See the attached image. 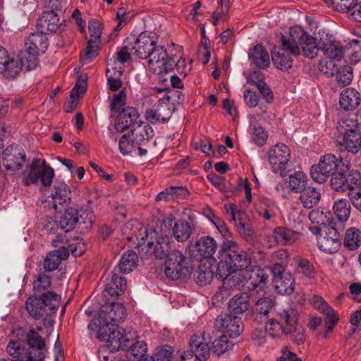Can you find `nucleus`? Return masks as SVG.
<instances>
[{
	"instance_id": "1",
	"label": "nucleus",
	"mask_w": 361,
	"mask_h": 361,
	"mask_svg": "<svg viewBox=\"0 0 361 361\" xmlns=\"http://www.w3.org/2000/svg\"><path fill=\"white\" fill-rule=\"evenodd\" d=\"M220 261L216 269L221 274L228 270L245 271L251 264L250 255L241 249L236 241L223 242L219 247Z\"/></svg>"
},
{
	"instance_id": "2",
	"label": "nucleus",
	"mask_w": 361,
	"mask_h": 361,
	"mask_svg": "<svg viewBox=\"0 0 361 361\" xmlns=\"http://www.w3.org/2000/svg\"><path fill=\"white\" fill-rule=\"evenodd\" d=\"M42 295L33 294L25 303L27 312L35 319H39L44 314H52L60 304V296L54 292H47Z\"/></svg>"
},
{
	"instance_id": "3",
	"label": "nucleus",
	"mask_w": 361,
	"mask_h": 361,
	"mask_svg": "<svg viewBox=\"0 0 361 361\" xmlns=\"http://www.w3.org/2000/svg\"><path fill=\"white\" fill-rule=\"evenodd\" d=\"M13 334L17 339L28 346L29 356L27 361H44L45 341L35 329L18 328L13 331Z\"/></svg>"
},
{
	"instance_id": "4",
	"label": "nucleus",
	"mask_w": 361,
	"mask_h": 361,
	"mask_svg": "<svg viewBox=\"0 0 361 361\" xmlns=\"http://www.w3.org/2000/svg\"><path fill=\"white\" fill-rule=\"evenodd\" d=\"M289 37L292 42L290 47L293 56H298L300 54V46L305 57L313 59L317 55L319 47L316 39L301 27L290 28Z\"/></svg>"
},
{
	"instance_id": "5",
	"label": "nucleus",
	"mask_w": 361,
	"mask_h": 361,
	"mask_svg": "<svg viewBox=\"0 0 361 361\" xmlns=\"http://www.w3.org/2000/svg\"><path fill=\"white\" fill-rule=\"evenodd\" d=\"M98 338L107 343L106 348L114 353L120 349L127 348L130 341L131 334L118 326H100L98 329Z\"/></svg>"
},
{
	"instance_id": "6",
	"label": "nucleus",
	"mask_w": 361,
	"mask_h": 361,
	"mask_svg": "<svg viewBox=\"0 0 361 361\" xmlns=\"http://www.w3.org/2000/svg\"><path fill=\"white\" fill-rule=\"evenodd\" d=\"M247 271H231L221 274L219 269L216 271V277L222 281V286L219 292L215 295L217 300L227 299L231 295V290L240 289L247 281Z\"/></svg>"
},
{
	"instance_id": "7",
	"label": "nucleus",
	"mask_w": 361,
	"mask_h": 361,
	"mask_svg": "<svg viewBox=\"0 0 361 361\" xmlns=\"http://www.w3.org/2000/svg\"><path fill=\"white\" fill-rule=\"evenodd\" d=\"M28 171L23 178V183L26 185H30L39 180L44 186H49L52 183L54 176L53 169L45 164V161H41V159H34L32 163L27 166Z\"/></svg>"
},
{
	"instance_id": "8",
	"label": "nucleus",
	"mask_w": 361,
	"mask_h": 361,
	"mask_svg": "<svg viewBox=\"0 0 361 361\" xmlns=\"http://www.w3.org/2000/svg\"><path fill=\"white\" fill-rule=\"evenodd\" d=\"M279 322L283 323L285 335L290 336V338L298 345L304 343L305 330L298 324V312L293 308H288L278 312Z\"/></svg>"
},
{
	"instance_id": "9",
	"label": "nucleus",
	"mask_w": 361,
	"mask_h": 361,
	"mask_svg": "<svg viewBox=\"0 0 361 361\" xmlns=\"http://www.w3.org/2000/svg\"><path fill=\"white\" fill-rule=\"evenodd\" d=\"M339 163H343L341 158H337L333 154H326L321 157L317 164L313 165L310 169L312 178L319 183H324L327 178L336 173L339 166Z\"/></svg>"
},
{
	"instance_id": "10",
	"label": "nucleus",
	"mask_w": 361,
	"mask_h": 361,
	"mask_svg": "<svg viewBox=\"0 0 361 361\" xmlns=\"http://www.w3.org/2000/svg\"><path fill=\"white\" fill-rule=\"evenodd\" d=\"M189 273L186 257L178 250H173L166 259L164 274L172 281L185 279Z\"/></svg>"
},
{
	"instance_id": "11",
	"label": "nucleus",
	"mask_w": 361,
	"mask_h": 361,
	"mask_svg": "<svg viewBox=\"0 0 361 361\" xmlns=\"http://www.w3.org/2000/svg\"><path fill=\"white\" fill-rule=\"evenodd\" d=\"M148 66L156 74L167 73L175 67V56H169L163 46L157 47L149 55Z\"/></svg>"
},
{
	"instance_id": "12",
	"label": "nucleus",
	"mask_w": 361,
	"mask_h": 361,
	"mask_svg": "<svg viewBox=\"0 0 361 361\" xmlns=\"http://www.w3.org/2000/svg\"><path fill=\"white\" fill-rule=\"evenodd\" d=\"M317 243L319 249L326 253L333 254L339 250L341 238L335 222H330L323 227V235L318 238Z\"/></svg>"
},
{
	"instance_id": "13",
	"label": "nucleus",
	"mask_w": 361,
	"mask_h": 361,
	"mask_svg": "<svg viewBox=\"0 0 361 361\" xmlns=\"http://www.w3.org/2000/svg\"><path fill=\"white\" fill-rule=\"evenodd\" d=\"M225 210L227 214L231 217V220L235 222V227L239 235L246 240L252 239L254 230L247 215L242 211L237 209L233 204H225Z\"/></svg>"
},
{
	"instance_id": "14",
	"label": "nucleus",
	"mask_w": 361,
	"mask_h": 361,
	"mask_svg": "<svg viewBox=\"0 0 361 361\" xmlns=\"http://www.w3.org/2000/svg\"><path fill=\"white\" fill-rule=\"evenodd\" d=\"M273 274V283L276 291L281 295H290L294 290L295 280L292 274L285 271L283 266L275 264L269 267Z\"/></svg>"
},
{
	"instance_id": "15",
	"label": "nucleus",
	"mask_w": 361,
	"mask_h": 361,
	"mask_svg": "<svg viewBox=\"0 0 361 361\" xmlns=\"http://www.w3.org/2000/svg\"><path fill=\"white\" fill-rule=\"evenodd\" d=\"M127 315L126 310L121 303L112 302L103 305L99 317V326H118L117 323L123 321Z\"/></svg>"
},
{
	"instance_id": "16",
	"label": "nucleus",
	"mask_w": 361,
	"mask_h": 361,
	"mask_svg": "<svg viewBox=\"0 0 361 361\" xmlns=\"http://www.w3.org/2000/svg\"><path fill=\"white\" fill-rule=\"evenodd\" d=\"M281 47L280 49L274 48L271 52V59L274 66L281 71H287L293 65L291 59L292 42L289 36L282 35L281 37Z\"/></svg>"
},
{
	"instance_id": "17",
	"label": "nucleus",
	"mask_w": 361,
	"mask_h": 361,
	"mask_svg": "<svg viewBox=\"0 0 361 361\" xmlns=\"http://www.w3.org/2000/svg\"><path fill=\"white\" fill-rule=\"evenodd\" d=\"M290 156V149L283 145H274L269 152V161L272 166V171L279 173L283 177L287 176L286 166Z\"/></svg>"
},
{
	"instance_id": "18",
	"label": "nucleus",
	"mask_w": 361,
	"mask_h": 361,
	"mask_svg": "<svg viewBox=\"0 0 361 361\" xmlns=\"http://www.w3.org/2000/svg\"><path fill=\"white\" fill-rule=\"evenodd\" d=\"M214 327L230 338L238 336L243 331L241 319L231 314L218 316L214 322Z\"/></svg>"
},
{
	"instance_id": "19",
	"label": "nucleus",
	"mask_w": 361,
	"mask_h": 361,
	"mask_svg": "<svg viewBox=\"0 0 361 361\" xmlns=\"http://www.w3.org/2000/svg\"><path fill=\"white\" fill-rule=\"evenodd\" d=\"M26 154L22 147L17 145L8 146L3 152V165L7 171H16L23 168Z\"/></svg>"
},
{
	"instance_id": "20",
	"label": "nucleus",
	"mask_w": 361,
	"mask_h": 361,
	"mask_svg": "<svg viewBox=\"0 0 361 361\" xmlns=\"http://www.w3.org/2000/svg\"><path fill=\"white\" fill-rule=\"evenodd\" d=\"M174 111L175 107L164 101V97H162L158 99L156 106L146 110L145 117L152 124H156L159 122L166 123L169 121Z\"/></svg>"
},
{
	"instance_id": "21",
	"label": "nucleus",
	"mask_w": 361,
	"mask_h": 361,
	"mask_svg": "<svg viewBox=\"0 0 361 361\" xmlns=\"http://www.w3.org/2000/svg\"><path fill=\"white\" fill-rule=\"evenodd\" d=\"M348 165V163L345 165L346 172L341 168L340 171L331 176L330 185L334 191L342 192L348 191L353 185V180L351 179L354 178L353 177L355 178L360 176V173L357 170H349Z\"/></svg>"
},
{
	"instance_id": "22",
	"label": "nucleus",
	"mask_w": 361,
	"mask_h": 361,
	"mask_svg": "<svg viewBox=\"0 0 361 361\" xmlns=\"http://www.w3.org/2000/svg\"><path fill=\"white\" fill-rule=\"evenodd\" d=\"M140 122V114L137 109L127 106L116 118L114 128L117 132L122 133L135 126Z\"/></svg>"
},
{
	"instance_id": "23",
	"label": "nucleus",
	"mask_w": 361,
	"mask_h": 361,
	"mask_svg": "<svg viewBox=\"0 0 361 361\" xmlns=\"http://www.w3.org/2000/svg\"><path fill=\"white\" fill-rule=\"evenodd\" d=\"M217 248L216 240L210 236H203L191 243V250L195 257L211 259Z\"/></svg>"
},
{
	"instance_id": "24",
	"label": "nucleus",
	"mask_w": 361,
	"mask_h": 361,
	"mask_svg": "<svg viewBox=\"0 0 361 361\" xmlns=\"http://www.w3.org/2000/svg\"><path fill=\"white\" fill-rule=\"evenodd\" d=\"M157 41L154 37L150 36L147 32L139 35L133 47L135 49V55L141 59L149 58L151 53L157 48Z\"/></svg>"
},
{
	"instance_id": "25",
	"label": "nucleus",
	"mask_w": 361,
	"mask_h": 361,
	"mask_svg": "<svg viewBox=\"0 0 361 361\" xmlns=\"http://www.w3.org/2000/svg\"><path fill=\"white\" fill-rule=\"evenodd\" d=\"M53 208L60 212L71 202V190L63 182L55 183L51 193Z\"/></svg>"
},
{
	"instance_id": "26",
	"label": "nucleus",
	"mask_w": 361,
	"mask_h": 361,
	"mask_svg": "<svg viewBox=\"0 0 361 361\" xmlns=\"http://www.w3.org/2000/svg\"><path fill=\"white\" fill-rule=\"evenodd\" d=\"M19 73L18 61L11 58L6 49L0 48V73H4L8 78H15Z\"/></svg>"
},
{
	"instance_id": "27",
	"label": "nucleus",
	"mask_w": 361,
	"mask_h": 361,
	"mask_svg": "<svg viewBox=\"0 0 361 361\" xmlns=\"http://www.w3.org/2000/svg\"><path fill=\"white\" fill-rule=\"evenodd\" d=\"M172 244L173 242L171 241L169 237L167 235H160L155 245H154L152 242H149L147 246L150 250H153V253L157 259H166L174 250L172 248Z\"/></svg>"
},
{
	"instance_id": "28",
	"label": "nucleus",
	"mask_w": 361,
	"mask_h": 361,
	"mask_svg": "<svg viewBox=\"0 0 361 361\" xmlns=\"http://www.w3.org/2000/svg\"><path fill=\"white\" fill-rule=\"evenodd\" d=\"M360 94L355 88H345L339 97V105L345 111H352L360 104Z\"/></svg>"
},
{
	"instance_id": "29",
	"label": "nucleus",
	"mask_w": 361,
	"mask_h": 361,
	"mask_svg": "<svg viewBox=\"0 0 361 361\" xmlns=\"http://www.w3.org/2000/svg\"><path fill=\"white\" fill-rule=\"evenodd\" d=\"M116 269L111 272L110 279H106L104 290L111 296H118L123 294L127 288V282L124 277L116 273Z\"/></svg>"
},
{
	"instance_id": "30",
	"label": "nucleus",
	"mask_w": 361,
	"mask_h": 361,
	"mask_svg": "<svg viewBox=\"0 0 361 361\" xmlns=\"http://www.w3.org/2000/svg\"><path fill=\"white\" fill-rule=\"evenodd\" d=\"M126 351V357L130 361H142L147 356V345L143 341H133L130 337V341L127 348H124Z\"/></svg>"
},
{
	"instance_id": "31",
	"label": "nucleus",
	"mask_w": 361,
	"mask_h": 361,
	"mask_svg": "<svg viewBox=\"0 0 361 361\" xmlns=\"http://www.w3.org/2000/svg\"><path fill=\"white\" fill-rule=\"evenodd\" d=\"M81 240H82L79 238L68 240L58 235L51 241L55 247L59 246V249H65L68 252V255L71 252L76 257L82 255L83 252V243Z\"/></svg>"
},
{
	"instance_id": "32",
	"label": "nucleus",
	"mask_w": 361,
	"mask_h": 361,
	"mask_svg": "<svg viewBox=\"0 0 361 361\" xmlns=\"http://www.w3.org/2000/svg\"><path fill=\"white\" fill-rule=\"evenodd\" d=\"M298 233L285 227H277L269 235V241L281 245L291 244L297 239Z\"/></svg>"
},
{
	"instance_id": "33",
	"label": "nucleus",
	"mask_w": 361,
	"mask_h": 361,
	"mask_svg": "<svg viewBox=\"0 0 361 361\" xmlns=\"http://www.w3.org/2000/svg\"><path fill=\"white\" fill-rule=\"evenodd\" d=\"M249 59L260 69H266L270 65V58L268 51L262 45H255L249 52Z\"/></svg>"
},
{
	"instance_id": "34",
	"label": "nucleus",
	"mask_w": 361,
	"mask_h": 361,
	"mask_svg": "<svg viewBox=\"0 0 361 361\" xmlns=\"http://www.w3.org/2000/svg\"><path fill=\"white\" fill-rule=\"evenodd\" d=\"M131 134L133 142L140 145L154 137V130L149 124L140 120V122L132 127Z\"/></svg>"
},
{
	"instance_id": "35",
	"label": "nucleus",
	"mask_w": 361,
	"mask_h": 361,
	"mask_svg": "<svg viewBox=\"0 0 361 361\" xmlns=\"http://www.w3.org/2000/svg\"><path fill=\"white\" fill-rule=\"evenodd\" d=\"M25 47L30 52L44 53L48 47L47 37L42 33H32L25 41Z\"/></svg>"
},
{
	"instance_id": "36",
	"label": "nucleus",
	"mask_w": 361,
	"mask_h": 361,
	"mask_svg": "<svg viewBox=\"0 0 361 361\" xmlns=\"http://www.w3.org/2000/svg\"><path fill=\"white\" fill-rule=\"evenodd\" d=\"M79 221V211L74 208H68L65 210L59 220L60 228L64 232L73 230Z\"/></svg>"
},
{
	"instance_id": "37",
	"label": "nucleus",
	"mask_w": 361,
	"mask_h": 361,
	"mask_svg": "<svg viewBox=\"0 0 361 361\" xmlns=\"http://www.w3.org/2000/svg\"><path fill=\"white\" fill-rule=\"evenodd\" d=\"M68 257V252L65 249H59L49 252L44 261V269L52 271L57 269L61 260Z\"/></svg>"
},
{
	"instance_id": "38",
	"label": "nucleus",
	"mask_w": 361,
	"mask_h": 361,
	"mask_svg": "<svg viewBox=\"0 0 361 361\" xmlns=\"http://www.w3.org/2000/svg\"><path fill=\"white\" fill-rule=\"evenodd\" d=\"M250 307V298L247 293H240L233 297L228 303L229 311L240 314L246 312Z\"/></svg>"
},
{
	"instance_id": "39",
	"label": "nucleus",
	"mask_w": 361,
	"mask_h": 361,
	"mask_svg": "<svg viewBox=\"0 0 361 361\" xmlns=\"http://www.w3.org/2000/svg\"><path fill=\"white\" fill-rule=\"evenodd\" d=\"M320 49L324 55L331 59L339 61L342 57L345 56V48L341 45L339 42H322L320 43Z\"/></svg>"
},
{
	"instance_id": "40",
	"label": "nucleus",
	"mask_w": 361,
	"mask_h": 361,
	"mask_svg": "<svg viewBox=\"0 0 361 361\" xmlns=\"http://www.w3.org/2000/svg\"><path fill=\"white\" fill-rule=\"evenodd\" d=\"M320 200V192L314 187H307L300 195V200L302 206L307 209H311L317 205Z\"/></svg>"
},
{
	"instance_id": "41",
	"label": "nucleus",
	"mask_w": 361,
	"mask_h": 361,
	"mask_svg": "<svg viewBox=\"0 0 361 361\" xmlns=\"http://www.w3.org/2000/svg\"><path fill=\"white\" fill-rule=\"evenodd\" d=\"M267 279L268 276L262 269L257 267L252 269L249 276V281H247V288L254 290L258 288L259 291L264 292L263 288L267 283Z\"/></svg>"
},
{
	"instance_id": "42",
	"label": "nucleus",
	"mask_w": 361,
	"mask_h": 361,
	"mask_svg": "<svg viewBox=\"0 0 361 361\" xmlns=\"http://www.w3.org/2000/svg\"><path fill=\"white\" fill-rule=\"evenodd\" d=\"M137 262L138 257L135 252L128 250L121 256L118 264L119 271L123 274H128L137 267Z\"/></svg>"
},
{
	"instance_id": "43",
	"label": "nucleus",
	"mask_w": 361,
	"mask_h": 361,
	"mask_svg": "<svg viewBox=\"0 0 361 361\" xmlns=\"http://www.w3.org/2000/svg\"><path fill=\"white\" fill-rule=\"evenodd\" d=\"M6 350L7 353L13 358L16 359L17 361H27L28 360V350H25V348L21 345V341L18 339L17 341L11 340Z\"/></svg>"
},
{
	"instance_id": "44",
	"label": "nucleus",
	"mask_w": 361,
	"mask_h": 361,
	"mask_svg": "<svg viewBox=\"0 0 361 361\" xmlns=\"http://www.w3.org/2000/svg\"><path fill=\"white\" fill-rule=\"evenodd\" d=\"M37 55V54L30 52L27 49L20 51L17 59H15V61H18V63L20 66V71L23 68H25L27 71L35 69L38 64Z\"/></svg>"
},
{
	"instance_id": "45",
	"label": "nucleus",
	"mask_w": 361,
	"mask_h": 361,
	"mask_svg": "<svg viewBox=\"0 0 361 361\" xmlns=\"http://www.w3.org/2000/svg\"><path fill=\"white\" fill-rule=\"evenodd\" d=\"M59 24V18L54 11L44 12L39 20V25L46 31L56 32Z\"/></svg>"
},
{
	"instance_id": "46",
	"label": "nucleus",
	"mask_w": 361,
	"mask_h": 361,
	"mask_svg": "<svg viewBox=\"0 0 361 361\" xmlns=\"http://www.w3.org/2000/svg\"><path fill=\"white\" fill-rule=\"evenodd\" d=\"M351 180L354 181L348 190V195L354 207L361 212V175Z\"/></svg>"
},
{
	"instance_id": "47",
	"label": "nucleus",
	"mask_w": 361,
	"mask_h": 361,
	"mask_svg": "<svg viewBox=\"0 0 361 361\" xmlns=\"http://www.w3.org/2000/svg\"><path fill=\"white\" fill-rule=\"evenodd\" d=\"M361 244V231L355 227L348 228L345 233L344 245L350 250L357 249Z\"/></svg>"
},
{
	"instance_id": "48",
	"label": "nucleus",
	"mask_w": 361,
	"mask_h": 361,
	"mask_svg": "<svg viewBox=\"0 0 361 361\" xmlns=\"http://www.w3.org/2000/svg\"><path fill=\"white\" fill-rule=\"evenodd\" d=\"M342 145L350 152L356 154L361 148V134L355 130L343 136Z\"/></svg>"
},
{
	"instance_id": "49",
	"label": "nucleus",
	"mask_w": 361,
	"mask_h": 361,
	"mask_svg": "<svg viewBox=\"0 0 361 361\" xmlns=\"http://www.w3.org/2000/svg\"><path fill=\"white\" fill-rule=\"evenodd\" d=\"M173 235L178 242H185L190 236L192 228L189 222L185 220H178L173 226Z\"/></svg>"
},
{
	"instance_id": "50",
	"label": "nucleus",
	"mask_w": 361,
	"mask_h": 361,
	"mask_svg": "<svg viewBox=\"0 0 361 361\" xmlns=\"http://www.w3.org/2000/svg\"><path fill=\"white\" fill-rule=\"evenodd\" d=\"M333 212L338 221L345 222L350 217V205L345 199H339L334 202Z\"/></svg>"
},
{
	"instance_id": "51",
	"label": "nucleus",
	"mask_w": 361,
	"mask_h": 361,
	"mask_svg": "<svg viewBox=\"0 0 361 361\" xmlns=\"http://www.w3.org/2000/svg\"><path fill=\"white\" fill-rule=\"evenodd\" d=\"M33 294L43 296L49 292L47 289L51 286V278L45 273L38 274L33 281Z\"/></svg>"
},
{
	"instance_id": "52",
	"label": "nucleus",
	"mask_w": 361,
	"mask_h": 361,
	"mask_svg": "<svg viewBox=\"0 0 361 361\" xmlns=\"http://www.w3.org/2000/svg\"><path fill=\"white\" fill-rule=\"evenodd\" d=\"M307 177L302 171H296L290 175L289 188L291 191L301 193L307 187Z\"/></svg>"
},
{
	"instance_id": "53",
	"label": "nucleus",
	"mask_w": 361,
	"mask_h": 361,
	"mask_svg": "<svg viewBox=\"0 0 361 361\" xmlns=\"http://www.w3.org/2000/svg\"><path fill=\"white\" fill-rule=\"evenodd\" d=\"M256 212L264 220H270L276 216L274 207L264 198L257 200L255 203Z\"/></svg>"
},
{
	"instance_id": "54",
	"label": "nucleus",
	"mask_w": 361,
	"mask_h": 361,
	"mask_svg": "<svg viewBox=\"0 0 361 361\" xmlns=\"http://www.w3.org/2000/svg\"><path fill=\"white\" fill-rule=\"evenodd\" d=\"M275 301L271 296L259 298L256 302L254 312L262 317H267L274 306Z\"/></svg>"
},
{
	"instance_id": "55",
	"label": "nucleus",
	"mask_w": 361,
	"mask_h": 361,
	"mask_svg": "<svg viewBox=\"0 0 361 361\" xmlns=\"http://www.w3.org/2000/svg\"><path fill=\"white\" fill-rule=\"evenodd\" d=\"M334 74L336 80L344 86L349 85L353 79V69L349 66H343L338 68L334 65L331 75Z\"/></svg>"
},
{
	"instance_id": "56",
	"label": "nucleus",
	"mask_w": 361,
	"mask_h": 361,
	"mask_svg": "<svg viewBox=\"0 0 361 361\" xmlns=\"http://www.w3.org/2000/svg\"><path fill=\"white\" fill-rule=\"evenodd\" d=\"M344 52L351 63H357L361 60V42L351 41L345 47Z\"/></svg>"
},
{
	"instance_id": "57",
	"label": "nucleus",
	"mask_w": 361,
	"mask_h": 361,
	"mask_svg": "<svg viewBox=\"0 0 361 361\" xmlns=\"http://www.w3.org/2000/svg\"><path fill=\"white\" fill-rule=\"evenodd\" d=\"M331 213L329 212H324L323 209L317 208L312 210L309 214L310 221L317 225L323 226L324 227L327 226L330 222H333L330 220Z\"/></svg>"
},
{
	"instance_id": "58",
	"label": "nucleus",
	"mask_w": 361,
	"mask_h": 361,
	"mask_svg": "<svg viewBox=\"0 0 361 361\" xmlns=\"http://www.w3.org/2000/svg\"><path fill=\"white\" fill-rule=\"evenodd\" d=\"M101 40L89 39L85 52L81 56L83 63H88L98 55L99 45Z\"/></svg>"
},
{
	"instance_id": "59",
	"label": "nucleus",
	"mask_w": 361,
	"mask_h": 361,
	"mask_svg": "<svg viewBox=\"0 0 361 361\" xmlns=\"http://www.w3.org/2000/svg\"><path fill=\"white\" fill-rule=\"evenodd\" d=\"M214 273L210 267L200 266L197 271L195 281L197 284L202 286L209 283L212 280Z\"/></svg>"
},
{
	"instance_id": "60",
	"label": "nucleus",
	"mask_w": 361,
	"mask_h": 361,
	"mask_svg": "<svg viewBox=\"0 0 361 361\" xmlns=\"http://www.w3.org/2000/svg\"><path fill=\"white\" fill-rule=\"evenodd\" d=\"M267 333L272 337H279L281 334H285V329L283 328V323H280L278 319H271L268 320L265 325Z\"/></svg>"
},
{
	"instance_id": "61",
	"label": "nucleus",
	"mask_w": 361,
	"mask_h": 361,
	"mask_svg": "<svg viewBox=\"0 0 361 361\" xmlns=\"http://www.w3.org/2000/svg\"><path fill=\"white\" fill-rule=\"evenodd\" d=\"M163 97L164 101L175 107V111L177 109V106L183 104L185 100L183 94L179 90H167Z\"/></svg>"
},
{
	"instance_id": "62",
	"label": "nucleus",
	"mask_w": 361,
	"mask_h": 361,
	"mask_svg": "<svg viewBox=\"0 0 361 361\" xmlns=\"http://www.w3.org/2000/svg\"><path fill=\"white\" fill-rule=\"evenodd\" d=\"M231 346L232 344L229 343L228 336L223 335L214 341L212 352L219 356L226 353Z\"/></svg>"
},
{
	"instance_id": "63",
	"label": "nucleus",
	"mask_w": 361,
	"mask_h": 361,
	"mask_svg": "<svg viewBox=\"0 0 361 361\" xmlns=\"http://www.w3.org/2000/svg\"><path fill=\"white\" fill-rule=\"evenodd\" d=\"M356 127L355 121L349 118H343L337 123V130L343 136L349 134L350 132H355Z\"/></svg>"
},
{
	"instance_id": "64",
	"label": "nucleus",
	"mask_w": 361,
	"mask_h": 361,
	"mask_svg": "<svg viewBox=\"0 0 361 361\" xmlns=\"http://www.w3.org/2000/svg\"><path fill=\"white\" fill-rule=\"evenodd\" d=\"M295 271L298 274H302L308 278H313L315 274L312 264H311L308 260L304 259L299 261L295 268Z\"/></svg>"
}]
</instances>
